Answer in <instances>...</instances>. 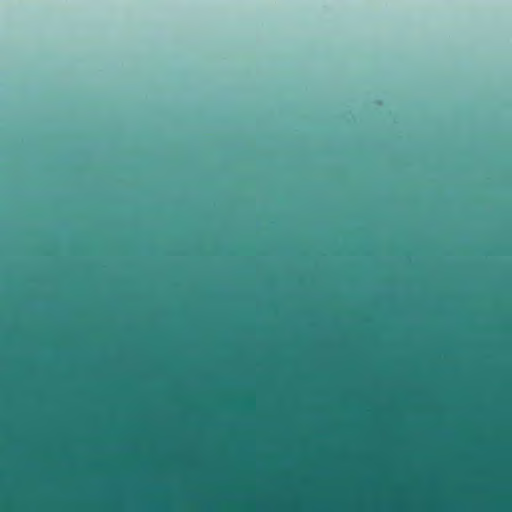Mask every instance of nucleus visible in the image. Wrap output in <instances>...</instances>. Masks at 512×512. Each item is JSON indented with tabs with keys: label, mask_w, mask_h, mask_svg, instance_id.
<instances>
[{
	"label": "nucleus",
	"mask_w": 512,
	"mask_h": 512,
	"mask_svg": "<svg viewBox=\"0 0 512 512\" xmlns=\"http://www.w3.org/2000/svg\"><path fill=\"white\" fill-rule=\"evenodd\" d=\"M267 306H269V307H275V306H278V302H277V301H275V300H269V301L267 302Z\"/></svg>",
	"instance_id": "obj_6"
},
{
	"label": "nucleus",
	"mask_w": 512,
	"mask_h": 512,
	"mask_svg": "<svg viewBox=\"0 0 512 512\" xmlns=\"http://www.w3.org/2000/svg\"><path fill=\"white\" fill-rule=\"evenodd\" d=\"M465 303L454 297H443L436 301L438 307L463 306Z\"/></svg>",
	"instance_id": "obj_2"
},
{
	"label": "nucleus",
	"mask_w": 512,
	"mask_h": 512,
	"mask_svg": "<svg viewBox=\"0 0 512 512\" xmlns=\"http://www.w3.org/2000/svg\"><path fill=\"white\" fill-rule=\"evenodd\" d=\"M328 304L331 306H341L342 301H340L339 297L334 296L328 301Z\"/></svg>",
	"instance_id": "obj_4"
},
{
	"label": "nucleus",
	"mask_w": 512,
	"mask_h": 512,
	"mask_svg": "<svg viewBox=\"0 0 512 512\" xmlns=\"http://www.w3.org/2000/svg\"><path fill=\"white\" fill-rule=\"evenodd\" d=\"M195 303L201 304V305H214L218 304L219 301H216L215 299L211 297H202L201 299H198Z\"/></svg>",
	"instance_id": "obj_3"
},
{
	"label": "nucleus",
	"mask_w": 512,
	"mask_h": 512,
	"mask_svg": "<svg viewBox=\"0 0 512 512\" xmlns=\"http://www.w3.org/2000/svg\"><path fill=\"white\" fill-rule=\"evenodd\" d=\"M69 302H72V303H80V302H84L83 300H80V299H72V300H69Z\"/></svg>",
	"instance_id": "obj_7"
},
{
	"label": "nucleus",
	"mask_w": 512,
	"mask_h": 512,
	"mask_svg": "<svg viewBox=\"0 0 512 512\" xmlns=\"http://www.w3.org/2000/svg\"><path fill=\"white\" fill-rule=\"evenodd\" d=\"M178 304H179V306H181V307H188V306H190V305H191V303H190V302H188V301H186V300L178 301Z\"/></svg>",
	"instance_id": "obj_5"
},
{
	"label": "nucleus",
	"mask_w": 512,
	"mask_h": 512,
	"mask_svg": "<svg viewBox=\"0 0 512 512\" xmlns=\"http://www.w3.org/2000/svg\"><path fill=\"white\" fill-rule=\"evenodd\" d=\"M476 306L485 307L495 311H501L512 307V300L502 295H491L488 298L474 302Z\"/></svg>",
	"instance_id": "obj_1"
}]
</instances>
